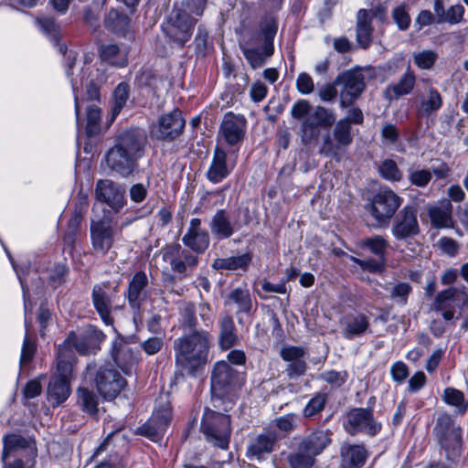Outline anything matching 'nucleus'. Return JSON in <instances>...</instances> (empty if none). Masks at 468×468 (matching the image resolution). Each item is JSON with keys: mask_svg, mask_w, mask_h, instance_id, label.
I'll use <instances>...</instances> for the list:
<instances>
[{"mask_svg": "<svg viewBox=\"0 0 468 468\" xmlns=\"http://www.w3.org/2000/svg\"><path fill=\"white\" fill-rule=\"evenodd\" d=\"M147 144L145 133L137 128L121 133L106 154V165L112 176L122 178L132 176L139 166V160L144 155Z\"/></svg>", "mask_w": 468, "mask_h": 468, "instance_id": "obj_1", "label": "nucleus"}, {"mask_svg": "<svg viewBox=\"0 0 468 468\" xmlns=\"http://www.w3.org/2000/svg\"><path fill=\"white\" fill-rule=\"evenodd\" d=\"M213 335L206 329H193L175 339L173 347L177 367L195 376L208 362Z\"/></svg>", "mask_w": 468, "mask_h": 468, "instance_id": "obj_2", "label": "nucleus"}, {"mask_svg": "<svg viewBox=\"0 0 468 468\" xmlns=\"http://www.w3.org/2000/svg\"><path fill=\"white\" fill-rule=\"evenodd\" d=\"M277 30L276 22L267 19L261 22L259 29L244 36L240 40V50L252 69L261 68L272 56Z\"/></svg>", "mask_w": 468, "mask_h": 468, "instance_id": "obj_3", "label": "nucleus"}, {"mask_svg": "<svg viewBox=\"0 0 468 468\" xmlns=\"http://www.w3.org/2000/svg\"><path fill=\"white\" fill-rule=\"evenodd\" d=\"M291 115L296 120H303L301 139L304 144L317 143L321 135L320 129H329L335 122L336 115L333 110L323 106L312 109L306 100H299L291 108Z\"/></svg>", "mask_w": 468, "mask_h": 468, "instance_id": "obj_4", "label": "nucleus"}, {"mask_svg": "<svg viewBox=\"0 0 468 468\" xmlns=\"http://www.w3.org/2000/svg\"><path fill=\"white\" fill-rule=\"evenodd\" d=\"M433 433L445 458L452 462L457 461L463 447L461 426L455 423L450 414L442 413L437 419Z\"/></svg>", "mask_w": 468, "mask_h": 468, "instance_id": "obj_5", "label": "nucleus"}, {"mask_svg": "<svg viewBox=\"0 0 468 468\" xmlns=\"http://www.w3.org/2000/svg\"><path fill=\"white\" fill-rule=\"evenodd\" d=\"M201 431L207 442L226 450L229 447L231 434L230 417L206 409L201 421Z\"/></svg>", "mask_w": 468, "mask_h": 468, "instance_id": "obj_6", "label": "nucleus"}, {"mask_svg": "<svg viewBox=\"0 0 468 468\" xmlns=\"http://www.w3.org/2000/svg\"><path fill=\"white\" fill-rule=\"evenodd\" d=\"M403 198L388 186H381L372 196L367 210L379 226L388 225L402 205Z\"/></svg>", "mask_w": 468, "mask_h": 468, "instance_id": "obj_7", "label": "nucleus"}, {"mask_svg": "<svg viewBox=\"0 0 468 468\" xmlns=\"http://www.w3.org/2000/svg\"><path fill=\"white\" fill-rule=\"evenodd\" d=\"M120 300L118 286L111 287L108 282H102L95 284L92 288L91 301L93 307L106 325L113 326L112 311L123 308L124 301L119 303Z\"/></svg>", "mask_w": 468, "mask_h": 468, "instance_id": "obj_8", "label": "nucleus"}, {"mask_svg": "<svg viewBox=\"0 0 468 468\" xmlns=\"http://www.w3.org/2000/svg\"><path fill=\"white\" fill-rule=\"evenodd\" d=\"M160 255L180 279L189 276L199 263L198 256L179 243L166 244L160 250Z\"/></svg>", "mask_w": 468, "mask_h": 468, "instance_id": "obj_9", "label": "nucleus"}, {"mask_svg": "<svg viewBox=\"0 0 468 468\" xmlns=\"http://www.w3.org/2000/svg\"><path fill=\"white\" fill-rule=\"evenodd\" d=\"M344 428L347 433L354 436L359 433L368 436L377 435L382 425L374 417L372 408H354L346 415Z\"/></svg>", "mask_w": 468, "mask_h": 468, "instance_id": "obj_10", "label": "nucleus"}, {"mask_svg": "<svg viewBox=\"0 0 468 468\" xmlns=\"http://www.w3.org/2000/svg\"><path fill=\"white\" fill-rule=\"evenodd\" d=\"M332 136L329 133L323 135L319 153L334 158H338L339 153L348 147L353 142L351 126L346 120L335 122Z\"/></svg>", "mask_w": 468, "mask_h": 468, "instance_id": "obj_11", "label": "nucleus"}, {"mask_svg": "<svg viewBox=\"0 0 468 468\" xmlns=\"http://www.w3.org/2000/svg\"><path fill=\"white\" fill-rule=\"evenodd\" d=\"M393 218L390 232L396 240L408 241L419 235L420 229L415 205L404 206Z\"/></svg>", "mask_w": 468, "mask_h": 468, "instance_id": "obj_12", "label": "nucleus"}, {"mask_svg": "<svg viewBox=\"0 0 468 468\" xmlns=\"http://www.w3.org/2000/svg\"><path fill=\"white\" fill-rule=\"evenodd\" d=\"M72 367L65 360H57V373L50 378L48 386V399L53 406L64 402L70 394Z\"/></svg>", "mask_w": 468, "mask_h": 468, "instance_id": "obj_13", "label": "nucleus"}, {"mask_svg": "<svg viewBox=\"0 0 468 468\" xmlns=\"http://www.w3.org/2000/svg\"><path fill=\"white\" fill-rule=\"evenodd\" d=\"M90 235L94 252L104 256L112 248L116 232L112 221L104 217L98 219H91Z\"/></svg>", "mask_w": 468, "mask_h": 468, "instance_id": "obj_14", "label": "nucleus"}, {"mask_svg": "<svg viewBox=\"0 0 468 468\" xmlns=\"http://www.w3.org/2000/svg\"><path fill=\"white\" fill-rule=\"evenodd\" d=\"M95 384L99 393L105 399L112 400L126 386L125 379L112 366H102L96 373Z\"/></svg>", "mask_w": 468, "mask_h": 468, "instance_id": "obj_15", "label": "nucleus"}, {"mask_svg": "<svg viewBox=\"0 0 468 468\" xmlns=\"http://www.w3.org/2000/svg\"><path fill=\"white\" fill-rule=\"evenodd\" d=\"M238 372L226 361H218L211 372V390L218 399L228 395L234 388Z\"/></svg>", "mask_w": 468, "mask_h": 468, "instance_id": "obj_16", "label": "nucleus"}, {"mask_svg": "<svg viewBox=\"0 0 468 468\" xmlns=\"http://www.w3.org/2000/svg\"><path fill=\"white\" fill-rule=\"evenodd\" d=\"M195 23L189 14L178 10L163 28L167 37L183 47L190 39Z\"/></svg>", "mask_w": 468, "mask_h": 468, "instance_id": "obj_17", "label": "nucleus"}, {"mask_svg": "<svg viewBox=\"0 0 468 468\" xmlns=\"http://www.w3.org/2000/svg\"><path fill=\"white\" fill-rule=\"evenodd\" d=\"M336 83L342 85L340 105L346 108L352 104L365 89L364 76L357 70H347L338 76Z\"/></svg>", "mask_w": 468, "mask_h": 468, "instance_id": "obj_18", "label": "nucleus"}, {"mask_svg": "<svg viewBox=\"0 0 468 468\" xmlns=\"http://www.w3.org/2000/svg\"><path fill=\"white\" fill-rule=\"evenodd\" d=\"M283 439L273 428H267L251 439L247 446L246 455L250 459L261 460L274 451L275 444Z\"/></svg>", "mask_w": 468, "mask_h": 468, "instance_id": "obj_19", "label": "nucleus"}, {"mask_svg": "<svg viewBox=\"0 0 468 468\" xmlns=\"http://www.w3.org/2000/svg\"><path fill=\"white\" fill-rule=\"evenodd\" d=\"M468 303V294L461 289L448 288L439 292L434 301L436 311H442V316L450 321L454 317L455 307L462 309Z\"/></svg>", "mask_w": 468, "mask_h": 468, "instance_id": "obj_20", "label": "nucleus"}, {"mask_svg": "<svg viewBox=\"0 0 468 468\" xmlns=\"http://www.w3.org/2000/svg\"><path fill=\"white\" fill-rule=\"evenodd\" d=\"M186 121L178 109L162 114L156 125L155 136L159 140L173 142L184 132Z\"/></svg>", "mask_w": 468, "mask_h": 468, "instance_id": "obj_21", "label": "nucleus"}, {"mask_svg": "<svg viewBox=\"0 0 468 468\" xmlns=\"http://www.w3.org/2000/svg\"><path fill=\"white\" fill-rule=\"evenodd\" d=\"M124 188L111 179H100L95 186V197L99 202L107 204L114 211L125 205Z\"/></svg>", "mask_w": 468, "mask_h": 468, "instance_id": "obj_22", "label": "nucleus"}, {"mask_svg": "<svg viewBox=\"0 0 468 468\" xmlns=\"http://www.w3.org/2000/svg\"><path fill=\"white\" fill-rule=\"evenodd\" d=\"M225 306L235 311L239 324H242L243 316H251L256 310V302L253 301L248 288L238 287L231 290L225 298Z\"/></svg>", "mask_w": 468, "mask_h": 468, "instance_id": "obj_23", "label": "nucleus"}, {"mask_svg": "<svg viewBox=\"0 0 468 468\" xmlns=\"http://www.w3.org/2000/svg\"><path fill=\"white\" fill-rule=\"evenodd\" d=\"M148 278L144 271H137L128 283L124 297L133 313H139L143 303L148 299Z\"/></svg>", "mask_w": 468, "mask_h": 468, "instance_id": "obj_24", "label": "nucleus"}, {"mask_svg": "<svg viewBox=\"0 0 468 468\" xmlns=\"http://www.w3.org/2000/svg\"><path fill=\"white\" fill-rule=\"evenodd\" d=\"M73 348L81 355H87L95 351L84 334L82 335H77L75 333L71 332L64 342L58 345L57 360H65L72 367L75 360Z\"/></svg>", "mask_w": 468, "mask_h": 468, "instance_id": "obj_25", "label": "nucleus"}, {"mask_svg": "<svg viewBox=\"0 0 468 468\" xmlns=\"http://www.w3.org/2000/svg\"><path fill=\"white\" fill-rule=\"evenodd\" d=\"M185 247L194 254H202L209 246L208 232L202 229L201 219L195 218L190 220L189 227L182 238Z\"/></svg>", "mask_w": 468, "mask_h": 468, "instance_id": "obj_26", "label": "nucleus"}, {"mask_svg": "<svg viewBox=\"0 0 468 468\" xmlns=\"http://www.w3.org/2000/svg\"><path fill=\"white\" fill-rule=\"evenodd\" d=\"M246 123V119L243 116L229 112L224 116L219 133L229 145H237L244 139Z\"/></svg>", "mask_w": 468, "mask_h": 468, "instance_id": "obj_27", "label": "nucleus"}, {"mask_svg": "<svg viewBox=\"0 0 468 468\" xmlns=\"http://www.w3.org/2000/svg\"><path fill=\"white\" fill-rule=\"evenodd\" d=\"M170 420L171 414L168 410L154 411L151 418L138 428V433L153 441H159L166 431Z\"/></svg>", "mask_w": 468, "mask_h": 468, "instance_id": "obj_28", "label": "nucleus"}, {"mask_svg": "<svg viewBox=\"0 0 468 468\" xmlns=\"http://www.w3.org/2000/svg\"><path fill=\"white\" fill-rule=\"evenodd\" d=\"M304 349L299 346H285L281 349V357L289 364L285 372L290 379H295L303 376L307 370V364L303 359L304 356Z\"/></svg>", "mask_w": 468, "mask_h": 468, "instance_id": "obj_29", "label": "nucleus"}, {"mask_svg": "<svg viewBox=\"0 0 468 468\" xmlns=\"http://www.w3.org/2000/svg\"><path fill=\"white\" fill-rule=\"evenodd\" d=\"M208 227L214 237L225 239L237 232L240 229V224L237 220H232L227 210L218 209L212 216Z\"/></svg>", "mask_w": 468, "mask_h": 468, "instance_id": "obj_30", "label": "nucleus"}, {"mask_svg": "<svg viewBox=\"0 0 468 468\" xmlns=\"http://www.w3.org/2000/svg\"><path fill=\"white\" fill-rule=\"evenodd\" d=\"M332 432L328 430H314L303 437L298 445L314 458L324 452L332 442Z\"/></svg>", "mask_w": 468, "mask_h": 468, "instance_id": "obj_31", "label": "nucleus"}, {"mask_svg": "<svg viewBox=\"0 0 468 468\" xmlns=\"http://www.w3.org/2000/svg\"><path fill=\"white\" fill-rule=\"evenodd\" d=\"M416 85V75L409 66L397 82L388 84L384 90V98L388 101H398L410 94Z\"/></svg>", "mask_w": 468, "mask_h": 468, "instance_id": "obj_32", "label": "nucleus"}, {"mask_svg": "<svg viewBox=\"0 0 468 468\" xmlns=\"http://www.w3.org/2000/svg\"><path fill=\"white\" fill-rule=\"evenodd\" d=\"M234 167L235 163L227 162V153L217 146L214 150L211 164L206 174L207 178L213 184H218L228 177Z\"/></svg>", "mask_w": 468, "mask_h": 468, "instance_id": "obj_33", "label": "nucleus"}, {"mask_svg": "<svg viewBox=\"0 0 468 468\" xmlns=\"http://www.w3.org/2000/svg\"><path fill=\"white\" fill-rule=\"evenodd\" d=\"M342 335L346 339L360 337L369 330V320L363 314H348L340 321Z\"/></svg>", "mask_w": 468, "mask_h": 468, "instance_id": "obj_34", "label": "nucleus"}, {"mask_svg": "<svg viewBox=\"0 0 468 468\" xmlns=\"http://www.w3.org/2000/svg\"><path fill=\"white\" fill-rule=\"evenodd\" d=\"M372 16L367 9H359L356 13V40L357 45L367 49L372 43L373 27L371 24Z\"/></svg>", "mask_w": 468, "mask_h": 468, "instance_id": "obj_35", "label": "nucleus"}, {"mask_svg": "<svg viewBox=\"0 0 468 468\" xmlns=\"http://www.w3.org/2000/svg\"><path fill=\"white\" fill-rule=\"evenodd\" d=\"M340 456L344 467L361 468L368 457V452L362 444H346L341 447Z\"/></svg>", "mask_w": 468, "mask_h": 468, "instance_id": "obj_36", "label": "nucleus"}, {"mask_svg": "<svg viewBox=\"0 0 468 468\" xmlns=\"http://www.w3.org/2000/svg\"><path fill=\"white\" fill-rule=\"evenodd\" d=\"M252 261V253L246 252L238 256L218 258L212 263V268L218 271H246Z\"/></svg>", "mask_w": 468, "mask_h": 468, "instance_id": "obj_37", "label": "nucleus"}, {"mask_svg": "<svg viewBox=\"0 0 468 468\" xmlns=\"http://www.w3.org/2000/svg\"><path fill=\"white\" fill-rule=\"evenodd\" d=\"M419 114L422 117H428L438 112L442 106V97L439 90L429 86L423 94L419 96Z\"/></svg>", "mask_w": 468, "mask_h": 468, "instance_id": "obj_38", "label": "nucleus"}, {"mask_svg": "<svg viewBox=\"0 0 468 468\" xmlns=\"http://www.w3.org/2000/svg\"><path fill=\"white\" fill-rule=\"evenodd\" d=\"M452 204L446 201L443 206H431L428 208V214L432 226L435 228H450L452 225Z\"/></svg>", "mask_w": 468, "mask_h": 468, "instance_id": "obj_39", "label": "nucleus"}, {"mask_svg": "<svg viewBox=\"0 0 468 468\" xmlns=\"http://www.w3.org/2000/svg\"><path fill=\"white\" fill-rule=\"evenodd\" d=\"M238 340L235 324L231 317L225 316L219 322L218 345L222 349H229Z\"/></svg>", "mask_w": 468, "mask_h": 468, "instance_id": "obj_40", "label": "nucleus"}, {"mask_svg": "<svg viewBox=\"0 0 468 468\" xmlns=\"http://www.w3.org/2000/svg\"><path fill=\"white\" fill-rule=\"evenodd\" d=\"M111 354L114 362L122 368L132 365L135 360L132 348L122 339L112 342Z\"/></svg>", "mask_w": 468, "mask_h": 468, "instance_id": "obj_41", "label": "nucleus"}, {"mask_svg": "<svg viewBox=\"0 0 468 468\" xmlns=\"http://www.w3.org/2000/svg\"><path fill=\"white\" fill-rule=\"evenodd\" d=\"M32 441L30 439L25 438L22 435L11 433L3 438V453L2 459L5 461L9 454L18 452L20 450H24L27 448H31Z\"/></svg>", "mask_w": 468, "mask_h": 468, "instance_id": "obj_42", "label": "nucleus"}, {"mask_svg": "<svg viewBox=\"0 0 468 468\" xmlns=\"http://www.w3.org/2000/svg\"><path fill=\"white\" fill-rule=\"evenodd\" d=\"M286 460L290 468H314L316 463V458L301 450L298 444L296 449L287 455Z\"/></svg>", "mask_w": 468, "mask_h": 468, "instance_id": "obj_43", "label": "nucleus"}, {"mask_svg": "<svg viewBox=\"0 0 468 468\" xmlns=\"http://www.w3.org/2000/svg\"><path fill=\"white\" fill-rule=\"evenodd\" d=\"M299 423L300 417L295 413H289L274 419L269 428L275 429L284 438L287 434L296 430Z\"/></svg>", "mask_w": 468, "mask_h": 468, "instance_id": "obj_44", "label": "nucleus"}, {"mask_svg": "<svg viewBox=\"0 0 468 468\" xmlns=\"http://www.w3.org/2000/svg\"><path fill=\"white\" fill-rule=\"evenodd\" d=\"M384 290L389 292V298L399 305H406L408 302V296L411 292L412 289L408 282H399L397 284L385 283L379 284Z\"/></svg>", "mask_w": 468, "mask_h": 468, "instance_id": "obj_45", "label": "nucleus"}, {"mask_svg": "<svg viewBox=\"0 0 468 468\" xmlns=\"http://www.w3.org/2000/svg\"><path fill=\"white\" fill-rule=\"evenodd\" d=\"M101 58L108 63L122 68L126 66V55L121 51L117 45L110 44L101 48Z\"/></svg>", "mask_w": 468, "mask_h": 468, "instance_id": "obj_46", "label": "nucleus"}, {"mask_svg": "<svg viewBox=\"0 0 468 468\" xmlns=\"http://www.w3.org/2000/svg\"><path fill=\"white\" fill-rule=\"evenodd\" d=\"M77 402L82 410L93 415L98 411V398L95 393L87 388H79L77 390Z\"/></svg>", "mask_w": 468, "mask_h": 468, "instance_id": "obj_47", "label": "nucleus"}, {"mask_svg": "<svg viewBox=\"0 0 468 468\" xmlns=\"http://www.w3.org/2000/svg\"><path fill=\"white\" fill-rule=\"evenodd\" d=\"M443 400L446 404L455 407L458 414H464L468 409V402L465 400L463 393L454 388L444 389Z\"/></svg>", "mask_w": 468, "mask_h": 468, "instance_id": "obj_48", "label": "nucleus"}, {"mask_svg": "<svg viewBox=\"0 0 468 468\" xmlns=\"http://www.w3.org/2000/svg\"><path fill=\"white\" fill-rule=\"evenodd\" d=\"M86 115V133L88 136L91 137L101 131V111L95 103H91L87 106Z\"/></svg>", "mask_w": 468, "mask_h": 468, "instance_id": "obj_49", "label": "nucleus"}, {"mask_svg": "<svg viewBox=\"0 0 468 468\" xmlns=\"http://www.w3.org/2000/svg\"><path fill=\"white\" fill-rule=\"evenodd\" d=\"M130 19L116 10H111L105 18V26L115 33H124L129 26Z\"/></svg>", "mask_w": 468, "mask_h": 468, "instance_id": "obj_50", "label": "nucleus"}, {"mask_svg": "<svg viewBox=\"0 0 468 468\" xmlns=\"http://www.w3.org/2000/svg\"><path fill=\"white\" fill-rule=\"evenodd\" d=\"M327 399L326 393L318 392L314 394L303 410V417L312 419L320 414L324 409Z\"/></svg>", "mask_w": 468, "mask_h": 468, "instance_id": "obj_51", "label": "nucleus"}, {"mask_svg": "<svg viewBox=\"0 0 468 468\" xmlns=\"http://www.w3.org/2000/svg\"><path fill=\"white\" fill-rule=\"evenodd\" d=\"M37 23L41 31L54 42L58 45L60 27L53 17L43 16L37 19Z\"/></svg>", "mask_w": 468, "mask_h": 468, "instance_id": "obj_52", "label": "nucleus"}, {"mask_svg": "<svg viewBox=\"0 0 468 468\" xmlns=\"http://www.w3.org/2000/svg\"><path fill=\"white\" fill-rule=\"evenodd\" d=\"M378 173L381 177L391 182H398L402 178V172L399 169L396 162L391 159H386L380 163Z\"/></svg>", "mask_w": 468, "mask_h": 468, "instance_id": "obj_53", "label": "nucleus"}, {"mask_svg": "<svg viewBox=\"0 0 468 468\" xmlns=\"http://www.w3.org/2000/svg\"><path fill=\"white\" fill-rule=\"evenodd\" d=\"M129 85L125 82H121L115 88L113 92V108L112 118L114 119L122 111L128 100Z\"/></svg>", "mask_w": 468, "mask_h": 468, "instance_id": "obj_54", "label": "nucleus"}, {"mask_svg": "<svg viewBox=\"0 0 468 468\" xmlns=\"http://www.w3.org/2000/svg\"><path fill=\"white\" fill-rule=\"evenodd\" d=\"M363 246L367 248L376 256L384 259L388 247V240L379 235H375L363 240Z\"/></svg>", "mask_w": 468, "mask_h": 468, "instance_id": "obj_55", "label": "nucleus"}, {"mask_svg": "<svg viewBox=\"0 0 468 468\" xmlns=\"http://www.w3.org/2000/svg\"><path fill=\"white\" fill-rule=\"evenodd\" d=\"M25 325H26V335L24 337L20 359H19L20 367L28 365L32 361V359L35 356V353L37 351V346H36L35 342L32 341L28 336V329H27V321L25 322Z\"/></svg>", "mask_w": 468, "mask_h": 468, "instance_id": "obj_56", "label": "nucleus"}, {"mask_svg": "<svg viewBox=\"0 0 468 468\" xmlns=\"http://www.w3.org/2000/svg\"><path fill=\"white\" fill-rule=\"evenodd\" d=\"M408 179L411 185L424 188L431 180V172L429 169L410 168L408 170Z\"/></svg>", "mask_w": 468, "mask_h": 468, "instance_id": "obj_57", "label": "nucleus"}, {"mask_svg": "<svg viewBox=\"0 0 468 468\" xmlns=\"http://www.w3.org/2000/svg\"><path fill=\"white\" fill-rule=\"evenodd\" d=\"M438 58V54L433 50H422L413 55L414 63L420 69H431Z\"/></svg>", "mask_w": 468, "mask_h": 468, "instance_id": "obj_58", "label": "nucleus"}, {"mask_svg": "<svg viewBox=\"0 0 468 468\" xmlns=\"http://www.w3.org/2000/svg\"><path fill=\"white\" fill-rule=\"evenodd\" d=\"M346 371L327 370L320 375V379L334 387L339 388L347 380Z\"/></svg>", "mask_w": 468, "mask_h": 468, "instance_id": "obj_59", "label": "nucleus"}, {"mask_svg": "<svg viewBox=\"0 0 468 468\" xmlns=\"http://www.w3.org/2000/svg\"><path fill=\"white\" fill-rule=\"evenodd\" d=\"M392 17L400 30H407L410 25V17L406 5H399L392 11Z\"/></svg>", "mask_w": 468, "mask_h": 468, "instance_id": "obj_60", "label": "nucleus"}, {"mask_svg": "<svg viewBox=\"0 0 468 468\" xmlns=\"http://www.w3.org/2000/svg\"><path fill=\"white\" fill-rule=\"evenodd\" d=\"M409 367L402 361H397L390 367L391 378L395 382L399 384L403 383L409 377Z\"/></svg>", "mask_w": 468, "mask_h": 468, "instance_id": "obj_61", "label": "nucleus"}, {"mask_svg": "<svg viewBox=\"0 0 468 468\" xmlns=\"http://www.w3.org/2000/svg\"><path fill=\"white\" fill-rule=\"evenodd\" d=\"M83 334L95 350L99 348L100 343L106 338V335L101 330L91 324L85 328Z\"/></svg>", "mask_w": 468, "mask_h": 468, "instance_id": "obj_62", "label": "nucleus"}, {"mask_svg": "<svg viewBox=\"0 0 468 468\" xmlns=\"http://www.w3.org/2000/svg\"><path fill=\"white\" fill-rule=\"evenodd\" d=\"M183 324L191 330L197 329V320L196 317V308L193 303H186L181 313Z\"/></svg>", "mask_w": 468, "mask_h": 468, "instance_id": "obj_63", "label": "nucleus"}, {"mask_svg": "<svg viewBox=\"0 0 468 468\" xmlns=\"http://www.w3.org/2000/svg\"><path fill=\"white\" fill-rule=\"evenodd\" d=\"M163 338L157 336L150 337L141 344L143 350L149 356L158 353L163 348Z\"/></svg>", "mask_w": 468, "mask_h": 468, "instance_id": "obj_64", "label": "nucleus"}]
</instances>
